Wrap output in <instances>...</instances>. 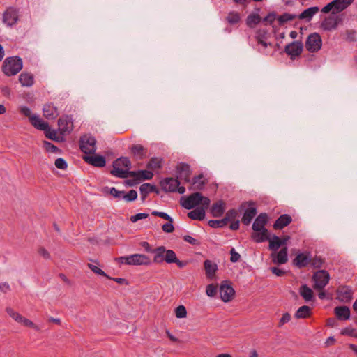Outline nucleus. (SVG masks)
I'll use <instances>...</instances> for the list:
<instances>
[{"label":"nucleus","mask_w":357,"mask_h":357,"mask_svg":"<svg viewBox=\"0 0 357 357\" xmlns=\"http://www.w3.org/2000/svg\"><path fill=\"white\" fill-rule=\"evenodd\" d=\"M139 245L144 248V250L148 253H153V262L159 264L165 252H166V248L164 245L158 246L155 248H152L151 245L147 241H141Z\"/></svg>","instance_id":"4468645a"},{"label":"nucleus","mask_w":357,"mask_h":357,"mask_svg":"<svg viewBox=\"0 0 357 357\" xmlns=\"http://www.w3.org/2000/svg\"><path fill=\"white\" fill-rule=\"evenodd\" d=\"M312 314V309L307 305H302L296 312L294 317L296 319H306Z\"/></svg>","instance_id":"58836bf2"},{"label":"nucleus","mask_w":357,"mask_h":357,"mask_svg":"<svg viewBox=\"0 0 357 357\" xmlns=\"http://www.w3.org/2000/svg\"><path fill=\"white\" fill-rule=\"evenodd\" d=\"M137 197L138 194L135 190H130L127 192L124 191V194L122 195V199L126 202H132L137 199Z\"/></svg>","instance_id":"09e8293b"},{"label":"nucleus","mask_w":357,"mask_h":357,"mask_svg":"<svg viewBox=\"0 0 357 357\" xmlns=\"http://www.w3.org/2000/svg\"><path fill=\"white\" fill-rule=\"evenodd\" d=\"M174 312L177 318H185L187 317V310L184 305H179L176 307Z\"/></svg>","instance_id":"052dcab7"},{"label":"nucleus","mask_w":357,"mask_h":357,"mask_svg":"<svg viewBox=\"0 0 357 357\" xmlns=\"http://www.w3.org/2000/svg\"><path fill=\"white\" fill-rule=\"evenodd\" d=\"M135 266H150L152 262L150 258L143 254H135Z\"/></svg>","instance_id":"37998d69"},{"label":"nucleus","mask_w":357,"mask_h":357,"mask_svg":"<svg viewBox=\"0 0 357 357\" xmlns=\"http://www.w3.org/2000/svg\"><path fill=\"white\" fill-rule=\"evenodd\" d=\"M88 267L96 274L105 277L106 278H110V276L108 275L104 271H102L101 268H98V266L91 264H88Z\"/></svg>","instance_id":"bf43d9fd"},{"label":"nucleus","mask_w":357,"mask_h":357,"mask_svg":"<svg viewBox=\"0 0 357 357\" xmlns=\"http://www.w3.org/2000/svg\"><path fill=\"white\" fill-rule=\"evenodd\" d=\"M341 301L349 302L352 299L353 291L350 287L343 286L337 291Z\"/></svg>","instance_id":"473e14b6"},{"label":"nucleus","mask_w":357,"mask_h":357,"mask_svg":"<svg viewBox=\"0 0 357 357\" xmlns=\"http://www.w3.org/2000/svg\"><path fill=\"white\" fill-rule=\"evenodd\" d=\"M311 261L312 255L310 252H300L298 250L295 258L292 260V265L301 269L307 266Z\"/></svg>","instance_id":"2eb2a0df"},{"label":"nucleus","mask_w":357,"mask_h":357,"mask_svg":"<svg viewBox=\"0 0 357 357\" xmlns=\"http://www.w3.org/2000/svg\"><path fill=\"white\" fill-rule=\"evenodd\" d=\"M164 262L167 264H176V266L180 268H183L188 264V261L179 260L174 250L167 249H166V252H165L159 264Z\"/></svg>","instance_id":"ddd939ff"},{"label":"nucleus","mask_w":357,"mask_h":357,"mask_svg":"<svg viewBox=\"0 0 357 357\" xmlns=\"http://www.w3.org/2000/svg\"><path fill=\"white\" fill-rule=\"evenodd\" d=\"M112 169L109 173L117 178H126L128 177H137L139 183L151 180L154 174L149 169H139L130 171L132 163L128 157L121 156L112 162Z\"/></svg>","instance_id":"f257e3e1"},{"label":"nucleus","mask_w":357,"mask_h":357,"mask_svg":"<svg viewBox=\"0 0 357 357\" xmlns=\"http://www.w3.org/2000/svg\"><path fill=\"white\" fill-rule=\"evenodd\" d=\"M324 263V259H323L321 256H316L314 259L312 258V261L310 264L314 268H319L322 266Z\"/></svg>","instance_id":"4d7b16f0"},{"label":"nucleus","mask_w":357,"mask_h":357,"mask_svg":"<svg viewBox=\"0 0 357 357\" xmlns=\"http://www.w3.org/2000/svg\"><path fill=\"white\" fill-rule=\"evenodd\" d=\"M135 254L128 255V256H122L118 258H116L115 260L119 264H125L126 265H134L135 266Z\"/></svg>","instance_id":"de8ad7c7"},{"label":"nucleus","mask_w":357,"mask_h":357,"mask_svg":"<svg viewBox=\"0 0 357 357\" xmlns=\"http://www.w3.org/2000/svg\"><path fill=\"white\" fill-rule=\"evenodd\" d=\"M180 185L181 181L176 177H167L160 181L161 189L165 192H175V190H172V189H175L177 185Z\"/></svg>","instance_id":"aec40b11"},{"label":"nucleus","mask_w":357,"mask_h":357,"mask_svg":"<svg viewBox=\"0 0 357 357\" xmlns=\"http://www.w3.org/2000/svg\"><path fill=\"white\" fill-rule=\"evenodd\" d=\"M226 203L222 199L214 202L210 208V213L213 218H220L225 213Z\"/></svg>","instance_id":"5701e85b"},{"label":"nucleus","mask_w":357,"mask_h":357,"mask_svg":"<svg viewBox=\"0 0 357 357\" xmlns=\"http://www.w3.org/2000/svg\"><path fill=\"white\" fill-rule=\"evenodd\" d=\"M43 148L46 152L61 154L62 150L48 141H43Z\"/></svg>","instance_id":"49530a36"},{"label":"nucleus","mask_w":357,"mask_h":357,"mask_svg":"<svg viewBox=\"0 0 357 357\" xmlns=\"http://www.w3.org/2000/svg\"><path fill=\"white\" fill-rule=\"evenodd\" d=\"M22 86L30 87L34 84V77L31 73L23 72L18 77Z\"/></svg>","instance_id":"f704fd0d"},{"label":"nucleus","mask_w":357,"mask_h":357,"mask_svg":"<svg viewBox=\"0 0 357 357\" xmlns=\"http://www.w3.org/2000/svg\"><path fill=\"white\" fill-rule=\"evenodd\" d=\"M253 232L251 234V239L255 243H262L267 241L271 233L268 229H252Z\"/></svg>","instance_id":"412c9836"},{"label":"nucleus","mask_w":357,"mask_h":357,"mask_svg":"<svg viewBox=\"0 0 357 357\" xmlns=\"http://www.w3.org/2000/svg\"><path fill=\"white\" fill-rule=\"evenodd\" d=\"M292 217L289 214L280 215L273 222V227L275 230H282L292 222Z\"/></svg>","instance_id":"393cba45"},{"label":"nucleus","mask_w":357,"mask_h":357,"mask_svg":"<svg viewBox=\"0 0 357 357\" xmlns=\"http://www.w3.org/2000/svg\"><path fill=\"white\" fill-rule=\"evenodd\" d=\"M163 158L158 157H152L146 163V167L148 169L155 170L162 167Z\"/></svg>","instance_id":"4c0bfd02"},{"label":"nucleus","mask_w":357,"mask_h":357,"mask_svg":"<svg viewBox=\"0 0 357 357\" xmlns=\"http://www.w3.org/2000/svg\"><path fill=\"white\" fill-rule=\"evenodd\" d=\"M6 312L8 314L10 317H11L13 319H15L16 321L21 323L22 320L23 319L24 317L22 316L18 312H15L12 308L7 307L6 310Z\"/></svg>","instance_id":"13d9d810"},{"label":"nucleus","mask_w":357,"mask_h":357,"mask_svg":"<svg viewBox=\"0 0 357 357\" xmlns=\"http://www.w3.org/2000/svg\"><path fill=\"white\" fill-rule=\"evenodd\" d=\"M238 212H239L238 209L236 210V208H231L226 212L223 218L225 220L227 225L229 221L237 220L236 218L238 216Z\"/></svg>","instance_id":"603ef678"},{"label":"nucleus","mask_w":357,"mask_h":357,"mask_svg":"<svg viewBox=\"0 0 357 357\" xmlns=\"http://www.w3.org/2000/svg\"><path fill=\"white\" fill-rule=\"evenodd\" d=\"M59 128L62 127H69L72 128V130H73V117L71 115L64 114L62 115L57 121Z\"/></svg>","instance_id":"ea45409f"},{"label":"nucleus","mask_w":357,"mask_h":357,"mask_svg":"<svg viewBox=\"0 0 357 357\" xmlns=\"http://www.w3.org/2000/svg\"><path fill=\"white\" fill-rule=\"evenodd\" d=\"M297 17V15L295 14H291L289 13H284L281 15H277V20L278 22V24L280 26H282L284 23L291 21Z\"/></svg>","instance_id":"a18cd8bd"},{"label":"nucleus","mask_w":357,"mask_h":357,"mask_svg":"<svg viewBox=\"0 0 357 357\" xmlns=\"http://www.w3.org/2000/svg\"><path fill=\"white\" fill-rule=\"evenodd\" d=\"M268 30L266 29H258L255 31V38L257 41L267 40L268 38Z\"/></svg>","instance_id":"8fccbe9b"},{"label":"nucleus","mask_w":357,"mask_h":357,"mask_svg":"<svg viewBox=\"0 0 357 357\" xmlns=\"http://www.w3.org/2000/svg\"><path fill=\"white\" fill-rule=\"evenodd\" d=\"M19 112L22 115L29 118V121H30V116H33V114L31 113L30 108L26 105L21 106L19 107Z\"/></svg>","instance_id":"338daca9"},{"label":"nucleus","mask_w":357,"mask_h":357,"mask_svg":"<svg viewBox=\"0 0 357 357\" xmlns=\"http://www.w3.org/2000/svg\"><path fill=\"white\" fill-rule=\"evenodd\" d=\"M140 198L142 202H144L149 193L154 192L156 195L160 194V190L154 184L145 183L139 187Z\"/></svg>","instance_id":"4be33fe9"},{"label":"nucleus","mask_w":357,"mask_h":357,"mask_svg":"<svg viewBox=\"0 0 357 357\" xmlns=\"http://www.w3.org/2000/svg\"><path fill=\"white\" fill-rule=\"evenodd\" d=\"M334 314L340 321L349 320L351 317V311L348 306L340 305L334 308Z\"/></svg>","instance_id":"c85d7f7f"},{"label":"nucleus","mask_w":357,"mask_h":357,"mask_svg":"<svg viewBox=\"0 0 357 357\" xmlns=\"http://www.w3.org/2000/svg\"><path fill=\"white\" fill-rule=\"evenodd\" d=\"M335 12H331L328 17H326L321 22L320 27L324 31H331L337 29V24L334 19V15Z\"/></svg>","instance_id":"bb28decb"},{"label":"nucleus","mask_w":357,"mask_h":357,"mask_svg":"<svg viewBox=\"0 0 357 357\" xmlns=\"http://www.w3.org/2000/svg\"><path fill=\"white\" fill-rule=\"evenodd\" d=\"M226 20L231 25L237 24L241 21V15L236 11H230L226 17Z\"/></svg>","instance_id":"c03bdc74"},{"label":"nucleus","mask_w":357,"mask_h":357,"mask_svg":"<svg viewBox=\"0 0 357 357\" xmlns=\"http://www.w3.org/2000/svg\"><path fill=\"white\" fill-rule=\"evenodd\" d=\"M102 191L104 194H109L116 199H122V195L124 194V190H119L114 187L109 188L108 186H105L102 188Z\"/></svg>","instance_id":"79ce46f5"},{"label":"nucleus","mask_w":357,"mask_h":357,"mask_svg":"<svg viewBox=\"0 0 357 357\" xmlns=\"http://www.w3.org/2000/svg\"><path fill=\"white\" fill-rule=\"evenodd\" d=\"M268 220L269 218L267 213H259L254 220L252 229H267L266 225L268 224Z\"/></svg>","instance_id":"2f4dec72"},{"label":"nucleus","mask_w":357,"mask_h":357,"mask_svg":"<svg viewBox=\"0 0 357 357\" xmlns=\"http://www.w3.org/2000/svg\"><path fill=\"white\" fill-rule=\"evenodd\" d=\"M130 151L136 160H142L147 157V149L139 144H132L130 147Z\"/></svg>","instance_id":"b1692460"},{"label":"nucleus","mask_w":357,"mask_h":357,"mask_svg":"<svg viewBox=\"0 0 357 357\" xmlns=\"http://www.w3.org/2000/svg\"><path fill=\"white\" fill-rule=\"evenodd\" d=\"M45 137L55 142L61 143L66 142L65 135L72 132V128L62 127L58 129H52L50 124L48 128L43 131Z\"/></svg>","instance_id":"39448f33"},{"label":"nucleus","mask_w":357,"mask_h":357,"mask_svg":"<svg viewBox=\"0 0 357 357\" xmlns=\"http://www.w3.org/2000/svg\"><path fill=\"white\" fill-rule=\"evenodd\" d=\"M273 264L278 266L286 264L288 261V248L282 247L278 252H273L271 254Z\"/></svg>","instance_id":"a211bd4d"},{"label":"nucleus","mask_w":357,"mask_h":357,"mask_svg":"<svg viewBox=\"0 0 357 357\" xmlns=\"http://www.w3.org/2000/svg\"><path fill=\"white\" fill-rule=\"evenodd\" d=\"M305 48L310 53L319 51L322 47V39L319 33H312L308 35L305 40Z\"/></svg>","instance_id":"1a4fd4ad"},{"label":"nucleus","mask_w":357,"mask_h":357,"mask_svg":"<svg viewBox=\"0 0 357 357\" xmlns=\"http://www.w3.org/2000/svg\"><path fill=\"white\" fill-rule=\"evenodd\" d=\"M204 268L206 272V278L211 280L215 279V273L218 271L217 264L210 259H206L204 261Z\"/></svg>","instance_id":"cd10ccee"},{"label":"nucleus","mask_w":357,"mask_h":357,"mask_svg":"<svg viewBox=\"0 0 357 357\" xmlns=\"http://www.w3.org/2000/svg\"><path fill=\"white\" fill-rule=\"evenodd\" d=\"M277 19V13L275 11L268 13L264 17H261V22L264 25H272Z\"/></svg>","instance_id":"3c124183"},{"label":"nucleus","mask_w":357,"mask_h":357,"mask_svg":"<svg viewBox=\"0 0 357 357\" xmlns=\"http://www.w3.org/2000/svg\"><path fill=\"white\" fill-rule=\"evenodd\" d=\"M267 241L269 242L268 249L273 251V252H276L280 247H282L279 240V236L275 234H271L269 239Z\"/></svg>","instance_id":"a19ab883"},{"label":"nucleus","mask_w":357,"mask_h":357,"mask_svg":"<svg viewBox=\"0 0 357 357\" xmlns=\"http://www.w3.org/2000/svg\"><path fill=\"white\" fill-rule=\"evenodd\" d=\"M218 291V287L216 284H209L206 286V294L209 297H214Z\"/></svg>","instance_id":"680f3d73"},{"label":"nucleus","mask_w":357,"mask_h":357,"mask_svg":"<svg viewBox=\"0 0 357 357\" xmlns=\"http://www.w3.org/2000/svg\"><path fill=\"white\" fill-rule=\"evenodd\" d=\"M43 112L44 116L48 120H54L59 115L57 107L52 102L44 105Z\"/></svg>","instance_id":"a878e982"},{"label":"nucleus","mask_w":357,"mask_h":357,"mask_svg":"<svg viewBox=\"0 0 357 357\" xmlns=\"http://www.w3.org/2000/svg\"><path fill=\"white\" fill-rule=\"evenodd\" d=\"M23 68L22 59L18 56L7 57L2 64V72L6 76L17 75Z\"/></svg>","instance_id":"7ed1b4c3"},{"label":"nucleus","mask_w":357,"mask_h":357,"mask_svg":"<svg viewBox=\"0 0 357 357\" xmlns=\"http://www.w3.org/2000/svg\"><path fill=\"white\" fill-rule=\"evenodd\" d=\"M313 287L316 290H323L330 280L329 273L326 270H319L314 273L312 278Z\"/></svg>","instance_id":"0eeeda50"},{"label":"nucleus","mask_w":357,"mask_h":357,"mask_svg":"<svg viewBox=\"0 0 357 357\" xmlns=\"http://www.w3.org/2000/svg\"><path fill=\"white\" fill-rule=\"evenodd\" d=\"M83 160L89 165L95 167H104L106 165L107 161L105 156L94 153L86 154L83 157Z\"/></svg>","instance_id":"f3484780"},{"label":"nucleus","mask_w":357,"mask_h":357,"mask_svg":"<svg viewBox=\"0 0 357 357\" xmlns=\"http://www.w3.org/2000/svg\"><path fill=\"white\" fill-rule=\"evenodd\" d=\"M192 173V170L188 163L181 162L177 164L175 176L179 180H183L185 183H190Z\"/></svg>","instance_id":"9b49d317"},{"label":"nucleus","mask_w":357,"mask_h":357,"mask_svg":"<svg viewBox=\"0 0 357 357\" xmlns=\"http://www.w3.org/2000/svg\"><path fill=\"white\" fill-rule=\"evenodd\" d=\"M220 294L222 301L225 303L229 302L233 299L235 290L231 281L227 280L222 281L220 287Z\"/></svg>","instance_id":"9d476101"},{"label":"nucleus","mask_w":357,"mask_h":357,"mask_svg":"<svg viewBox=\"0 0 357 357\" xmlns=\"http://www.w3.org/2000/svg\"><path fill=\"white\" fill-rule=\"evenodd\" d=\"M319 11L318 6H312L307 9H305L301 12L297 17L300 20H305L307 22H310L313 16Z\"/></svg>","instance_id":"72a5a7b5"},{"label":"nucleus","mask_w":357,"mask_h":357,"mask_svg":"<svg viewBox=\"0 0 357 357\" xmlns=\"http://www.w3.org/2000/svg\"><path fill=\"white\" fill-rule=\"evenodd\" d=\"M340 333L342 335H347L357 338V332L356 333V330L350 327H346L342 329Z\"/></svg>","instance_id":"0e129e2a"},{"label":"nucleus","mask_w":357,"mask_h":357,"mask_svg":"<svg viewBox=\"0 0 357 357\" xmlns=\"http://www.w3.org/2000/svg\"><path fill=\"white\" fill-rule=\"evenodd\" d=\"M19 20V9L10 6L3 14V22L8 26H13Z\"/></svg>","instance_id":"dca6fc26"},{"label":"nucleus","mask_w":357,"mask_h":357,"mask_svg":"<svg viewBox=\"0 0 357 357\" xmlns=\"http://www.w3.org/2000/svg\"><path fill=\"white\" fill-rule=\"evenodd\" d=\"M354 1V0H333L324 6L321 11L323 13H328L331 11L335 12V14H337L345 10Z\"/></svg>","instance_id":"423d86ee"},{"label":"nucleus","mask_w":357,"mask_h":357,"mask_svg":"<svg viewBox=\"0 0 357 357\" xmlns=\"http://www.w3.org/2000/svg\"><path fill=\"white\" fill-rule=\"evenodd\" d=\"M167 222L162 225V229L165 233H172L175 228L174 226V219H169Z\"/></svg>","instance_id":"6e6d98bb"},{"label":"nucleus","mask_w":357,"mask_h":357,"mask_svg":"<svg viewBox=\"0 0 357 357\" xmlns=\"http://www.w3.org/2000/svg\"><path fill=\"white\" fill-rule=\"evenodd\" d=\"M148 217H149V214L148 213H136L134 215H131L130 221L132 223H135L138 220H142V219H145V218H146Z\"/></svg>","instance_id":"69168bd1"},{"label":"nucleus","mask_w":357,"mask_h":357,"mask_svg":"<svg viewBox=\"0 0 357 357\" xmlns=\"http://www.w3.org/2000/svg\"><path fill=\"white\" fill-rule=\"evenodd\" d=\"M205 200L210 204L211 200L208 197L204 196L199 192H195L188 196H183L180 199L181 206L188 210L195 208L198 206L204 205Z\"/></svg>","instance_id":"f03ea898"},{"label":"nucleus","mask_w":357,"mask_h":357,"mask_svg":"<svg viewBox=\"0 0 357 357\" xmlns=\"http://www.w3.org/2000/svg\"><path fill=\"white\" fill-rule=\"evenodd\" d=\"M299 294L305 302L315 301L314 291L306 284H302L299 288Z\"/></svg>","instance_id":"c756f323"},{"label":"nucleus","mask_w":357,"mask_h":357,"mask_svg":"<svg viewBox=\"0 0 357 357\" xmlns=\"http://www.w3.org/2000/svg\"><path fill=\"white\" fill-rule=\"evenodd\" d=\"M208 225L211 228H223L227 225L224 218L220 220H210L208 222Z\"/></svg>","instance_id":"864d4df0"},{"label":"nucleus","mask_w":357,"mask_h":357,"mask_svg":"<svg viewBox=\"0 0 357 357\" xmlns=\"http://www.w3.org/2000/svg\"><path fill=\"white\" fill-rule=\"evenodd\" d=\"M29 122L35 128L40 131H44L49 125L48 122L45 121L37 114L30 116Z\"/></svg>","instance_id":"7c9ffc66"},{"label":"nucleus","mask_w":357,"mask_h":357,"mask_svg":"<svg viewBox=\"0 0 357 357\" xmlns=\"http://www.w3.org/2000/svg\"><path fill=\"white\" fill-rule=\"evenodd\" d=\"M205 204L193 208L192 211L188 212V217L193 220L202 221L205 218L206 211L209 208L210 204L205 200Z\"/></svg>","instance_id":"6ab92c4d"},{"label":"nucleus","mask_w":357,"mask_h":357,"mask_svg":"<svg viewBox=\"0 0 357 357\" xmlns=\"http://www.w3.org/2000/svg\"><path fill=\"white\" fill-rule=\"evenodd\" d=\"M345 40L349 43L357 41V31L354 29H347L346 31Z\"/></svg>","instance_id":"5fc2aeb1"},{"label":"nucleus","mask_w":357,"mask_h":357,"mask_svg":"<svg viewBox=\"0 0 357 357\" xmlns=\"http://www.w3.org/2000/svg\"><path fill=\"white\" fill-rule=\"evenodd\" d=\"M260 22H261V17L257 13H252L245 19V24L250 29L255 28Z\"/></svg>","instance_id":"e433bc0d"},{"label":"nucleus","mask_w":357,"mask_h":357,"mask_svg":"<svg viewBox=\"0 0 357 357\" xmlns=\"http://www.w3.org/2000/svg\"><path fill=\"white\" fill-rule=\"evenodd\" d=\"M54 165L56 168L62 170H65L68 168V163L66 160L62 158L56 159Z\"/></svg>","instance_id":"e2e57ef3"},{"label":"nucleus","mask_w":357,"mask_h":357,"mask_svg":"<svg viewBox=\"0 0 357 357\" xmlns=\"http://www.w3.org/2000/svg\"><path fill=\"white\" fill-rule=\"evenodd\" d=\"M303 50V42L301 40H295L285 45L283 52L289 55L291 60H294L301 54Z\"/></svg>","instance_id":"f8f14e48"},{"label":"nucleus","mask_w":357,"mask_h":357,"mask_svg":"<svg viewBox=\"0 0 357 357\" xmlns=\"http://www.w3.org/2000/svg\"><path fill=\"white\" fill-rule=\"evenodd\" d=\"M229 254L231 255L230 261L232 263H236V262L238 261L239 259H241V255L238 252H237L236 251L235 248H232L230 250Z\"/></svg>","instance_id":"774afa93"},{"label":"nucleus","mask_w":357,"mask_h":357,"mask_svg":"<svg viewBox=\"0 0 357 357\" xmlns=\"http://www.w3.org/2000/svg\"><path fill=\"white\" fill-rule=\"evenodd\" d=\"M202 178H204L203 173H201L197 176H195L192 178V181H190L192 183V185L193 187L191 186L189 188V189L190 190L196 189V190H203L207 183V181H204V180L201 181V179Z\"/></svg>","instance_id":"c9c22d12"},{"label":"nucleus","mask_w":357,"mask_h":357,"mask_svg":"<svg viewBox=\"0 0 357 357\" xmlns=\"http://www.w3.org/2000/svg\"><path fill=\"white\" fill-rule=\"evenodd\" d=\"M96 139L91 135H84L79 139V149L84 153H94L96 151Z\"/></svg>","instance_id":"6e6552de"},{"label":"nucleus","mask_w":357,"mask_h":357,"mask_svg":"<svg viewBox=\"0 0 357 357\" xmlns=\"http://www.w3.org/2000/svg\"><path fill=\"white\" fill-rule=\"evenodd\" d=\"M238 211L243 212L241 222L248 226L257 214V203L252 200L243 202L238 206Z\"/></svg>","instance_id":"20e7f679"}]
</instances>
